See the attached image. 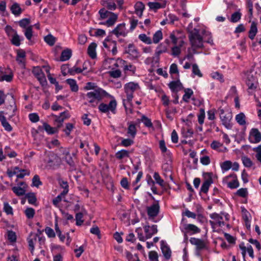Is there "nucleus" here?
Returning <instances> with one entry per match:
<instances>
[{
    "mask_svg": "<svg viewBox=\"0 0 261 261\" xmlns=\"http://www.w3.org/2000/svg\"><path fill=\"white\" fill-rule=\"evenodd\" d=\"M161 248L165 258L169 259L171 256V251L169 247L164 241L161 242Z\"/></svg>",
    "mask_w": 261,
    "mask_h": 261,
    "instance_id": "nucleus-18",
    "label": "nucleus"
},
{
    "mask_svg": "<svg viewBox=\"0 0 261 261\" xmlns=\"http://www.w3.org/2000/svg\"><path fill=\"white\" fill-rule=\"evenodd\" d=\"M13 77V74L11 71L9 74H6L3 71H0V82L6 81L10 82L12 81Z\"/></svg>",
    "mask_w": 261,
    "mask_h": 261,
    "instance_id": "nucleus-27",
    "label": "nucleus"
},
{
    "mask_svg": "<svg viewBox=\"0 0 261 261\" xmlns=\"http://www.w3.org/2000/svg\"><path fill=\"white\" fill-rule=\"evenodd\" d=\"M129 156V152L127 150L122 149L116 153V157L117 159L121 160L124 157H128Z\"/></svg>",
    "mask_w": 261,
    "mask_h": 261,
    "instance_id": "nucleus-42",
    "label": "nucleus"
},
{
    "mask_svg": "<svg viewBox=\"0 0 261 261\" xmlns=\"http://www.w3.org/2000/svg\"><path fill=\"white\" fill-rule=\"evenodd\" d=\"M27 240H28V242L29 249H30L31 253H33V251L34 250V249H35L34 242H36L34 240V233L33 232H31L29 234V236Z\"/></svg>",
    "mask_w": 261,
    "mask_h": 261,
    "instance_id": "nucleus-28",
    "label": "nucleus"
},
{
    "mask_svg": "<svg viewBox=\"0 0 261 261\" xmlns=\"http://www.w3.org/2000/svg\"><path fill=\"white\" fill-rule=\"evenodd\" d=\"M59 183L60 187L64 189L63 191L61 192L62 195H66L69 191V186L67 181H64L62 179H59Z\"/></svg>",
    "mask_w": 261,
    "mask_h": 261,
    "instance_id": "nucleus-33",
    "label": "nucleus"
},
{
    "mask_svg": "<svg viewBox=\"0 0 261 261\" xmlns=\"http://www.w3.org/2000/svg\"><path fill=\"white\" fill-rule=\"evenodd\" d=\"M167 51V45L166 44H164V43H160L157 46L155 49V57L153 58L154 59H155V62H159L160 55L163 53H166Z\"/></svg>",
    "mask_w": 261,
    "mask_h": 261,
    "instance_id": "nucleus-15",
    "label": "nucleus"
},
{
    "mask_svg": "<svg viewBox=\"0 0 261 261\" xmlns=\"http://www.w3.org/2000/svg\"><path fill=\"white\" fill-rule=\"evenodd\" d=\"M184 43V41L183 40H180L179 43V45H175L171 48V55L174 57L178 56L181 53V49L180 47L182 46L183 44Z\"/></svg>",
    "mask_w": 261,
    "mask_h": 261,
    "instance_id": "nucleus-25",
    "label": "nucleus"
},
{
    "mask_svg": "<svg viewBox=\"0 0 261 261\" xmlns=\"http://www.w3.org/2000/svg\"><path fill=\"white\" fill-rule=\"evenodd\" d=\"M13 192L17 196H22L25 194V190L20 187H14L12 188Z\"/></svg>",
    "mask_w": 261,
    "mask_h": 261,
    "instance_id": "nucleus-44",
    "label": "nucleus"
},
{
    "mask_svg": "<svg viewBox=\"0 0 261 261\" xmlns=\"http://www.w3.org/2000/svg\"><path fill=\"white\" fill-rule=\"evenodd\" d=\"M44 40L49 45L53 46L56 42V38L52 35L49 34L44 37Z\"/></svg>",
    "mask_w": 261,
    "mask_h": 261,
    "instance_id": "nucleus-41",
    "label": "nucleus"
},
{
    "mask_svg": "<svg viewBox=\"0 0 261 261\" xmlns=\"http://www.w3.org/2000/svg\"><path fill=\"white\" fill-rule=\"evenodd\" d=\"M232 166V163L230 161L224 162L221 165L222 169L224 171H227L230 169Z\"/></svg>",
    "mask_w": 261,
    "mask_h": 261,
    "instance_id": "nucleus-60",
    "label": "nucleus"
},
{
    "mask_svg": "<svg viewBox=\"0 0 261 261\" xmlns=\"http://www.w3.org/2000/svg\"><path fill=\"white\" fill-rule=\"evenodd\" d=\"M229 177H232L234 179L231 181L228 182L227 187L230 189H236L239 187V182L237 179V175L235 174H230Z\"/></svg>",
    "mask_w": 261,
    "mask_h": 261,
    "instance_id": "nucleus-23",
    "label": "nucleus"
},
{
    "mask_svg": "<svg viewBox=\"0 0 261 261\" xmlns=\"http://www.w3.org/2000/svg\"><path fill=\"white\" fill-rule=\"evenodd\" d=\"M4 211L7 215H13V208L8 202L4 204Z\"/></svg>",
    "mask_w": 261,
    "mask_h": 261,
    "instance_id": "nucleus-55",
    "label": "nucleus"
},
{
    "mask_svg": "<svg viewBox=\"0 0 261 261\" xmlns=\"http://www.w3.org/2000/svg\"><path fill=\"white\" fill-rule=\"evenodd\" d=\"M190 242L192 245L196 246L197 251H199L206 248V244L204 241L201 239L191 238Z\"/></svg>",
    "mask_w": 261,
    "mask_h": 261,
    "instance_id": "nucleus-13",
    "label": "nucleus"
},
{
    "mask_svg": "<svg viewBox=\"0 0 261 261\" xmlns=\"http://www.w3.org/2000/svg\"><path fill=\"white\" fill-rule=\"evenodd\" d=\"M55 230H56V231L57 232V235L58 236V237L60 238V240L62 242H64V241L65 239V236L62 234V232H61V230L60 229V228H59V227L58 226V224L57 222H56L55 223Z\"/></svg>",
    "mask_w": 261,
    "mask_h": 261,
    "instance_id": "nucleus-48",
    "label": "nucleus"
},
{
    "mask_svg": "<svg viewBox=\"0 0 261 261\" xmlns=\"http://www.w3.org/2000/svg\"><path fill=\"white\" fill-rule=\"evenodd\" d=\"M257 32V28L256 23L255 22H252L250 30L249 31V37L250 39L253 40Z\"/></svg>",
    "mask_w": 261,
    "mask_h": 261,
    "instance_id": "nucleus-26",
    "label": "nucleus"
},
{
    "mask_svg": "<svg viewBox=\"0 0 261 261\" xmlns=\"http://www.w3.org/2000/svg\"><path fill=\"white\" fill-rule=\"evenodd\" d=\"M185 93L182 96V100L186 102H188L189 99L193 94V91L190 88H187L185 89Z\"/></svg>",
    "mask_w": 261,
    "mask_h": 261,
    "instance_id": "nucleus-36",
    "label": "nucleus"
},
{
    "mask_svg": "<svg viewBox=\"0 0 261 261\" xmlns=\"http://www.w3.org/2000/svg\"><path fill=\"white\" fill-rule=\"evenodd\" d=\"M96 46V44L94 42H92L89 45L88 47V54L92 59H95L96 58V53L95 51Z\"/></svg>",
    "mask_w": 261,
    "mask_h": 261,
    "instance_id": "nucleus-22",
    "label": "nucleus"
},
{
    "mask_svg": "<svg viewBox=\"0 0 261 261\" xmlns=\"http://www.w3.org/2000/svg\"><path fill=\"white\" fill-rule=\"evenodd\" d=\"M188 32L193 54H197L196 49L203 47V38L199 34V30L198 29L195 28L193 30H190L189 28L188 29Z\"/></svg>",
    "mask_w": 261,
    "mask_h": 261,
    "instance_id": "nucleus-1",
    "label": "nucleus"
},
{
    "mask_svg": "<svg viewBox=\"0 0 261 261\" xmlns=\"http://www.w3.org/2000/svg\"><path fill=\"white\" fill-rule=\"evenodd\" d=\"M246 84L249 89L255 90L257 87V80L253 75H249L246 79Z\"/></svg>",
    "mask_w": 261,
    "mask_h": 261,
    "instance_id": "nucleus-16",
    "label": "nucleus"
},
{
    "mask_svg": "<svg viewBox=\"0 0 261 261\" xmlns=\"http://www.w3.org/2000/svg\"><path fill=\"white\" fill-rule=\"evenodd\" d=\"M108 93L106 91L100 88L95 89L92 92L87 93L86 96L88 99V102L90 103V106L95 107L98 102L100 101Z\"/></svg>",
    "mask_w": 261,
    "mask_h": 261,
    "instance_id": "nucleus-2",
    "label": "nucleus"
},
{
    "mask_svg": "<svg viewBox=\"0 0 261 261\" xmlns=\"http://www.w3.org/2000/svg\"><path fill=\"white\" fill-rule=\"evenodd\" d=\"M236 195L245 198L247 197L248 195V192L247 188H241L239 189L236 193Z\"/></svg>",
    "mask_w": 261,
    "mask_h": 261,
    "instance_id": "nucleus-53",
    "label": "nucleus"
},
{
    "mask_svg": "<svg viewBox=\"0 0 261 261\" xmlns=\"http://www.w3.org/2000/svg\"><path fill=\"white\" fill-rule=\"evenodd\" d=\"M160 209V206L158 201L153 203L150 206H147L146 211L148 217L149 218L154 219L159 215Z\"/></svg>",
    "mask_w": 261,
    "mask_h": 261,
    "instance_id": "nucleus-8",
    "label": "nucleus"
},
{
    "mask_svg": "<svg viewBox=\"0 0 261 261\" xmlns=\"http://www.w3.org/2000/svg\"><path fill=\"white\" fill-rule=\"evenodd\" d=\"M139 39L142 42L147 44H150L152 43L151 39L150 37L147 36L145 34H141L139 36Z\"/></svg>",
    "mask_w": 261,
    "mask_h": 261,
    "instance_id": "nucleus-46",
    "label": "nucleus"
},
{
    "mask_svg": "<svg viewBox=\"0 0 261 261\" xmlns=\"http://www.w3.org/2000/svg\"><path fill=\"white\" fill-rule=\"evenodd\" d=\"M112 16L109 17L108 19L103 22H99L100 25H105L108 27H110L114 25L118 19V15L115 13H112Z\"/></svg>",
    "mask_w": 261,
    "mask_h": 261,
    "instance_id": "nucleus-19",
    "label": "nucleus"
},
{
    "mask_svg": "<svg viewBox=\"0 0 261 261\" xmlns=\"http://www.w3.org/2000/svg\"><path fill=\"white\" fill-rule=\"evenodd\" d=\"M24 35L28 40H30L31 39L33 36V30L32 26L28 27L25 29Z\"/></svg>",
    "mask_w": 261,
    "mask_h": 261,
    "instance_id": "nucleus-61",
    "label": "nucleus"
},
{
    "mask_svg": "<svg viewBox=\"0 0 261 261\" xmlns=\"http://www.w3.org/2000/svg\"><path fill=\"white\" fill-rule=\"evenodd\" d=\"M111 33L115 35L117 37L120 36L123 37L126 36L127 32H126L125 23L123 22L118 24L111 32Z\"/></svg>",
    "mask_w": 261,
    "mask_h": 261,
    "instance_id": "nucleus-12",
    "label": "nucleus"
},
{
    "mask_svg": "<svg viewBox=\"0 0 261 261\" xmlns=\"http://www.w3.org/2000/svg\"><path fill=\"white\" fill-rule=\"evenodd\" d=\"M8 239L11 242H15L16 241V235L15 232L12 230L8 231Z\"/></svg>",
    "mask_w": 261,
    "mask_h": 261,
    "instance_id": "nucleus-57",
    "label": "nucleus"
},
{
    "mask_svg": "<svg viewBox=\"0 0 261 261\" xmlns=\"http://www.w3.org/2000/svg\"><path fill=\"white\" fill-rule=\"evenodd\" d=\"M168 86L173 92H177L184 88L182 83L179 80L170 82Z\"/></svg>",
    "mask_w": 261,
    "mask_h": 261,
    "instance_id": "nucleus-14",
    "label": "nucleus"
},
{
    "mask_svg": "<svg viewBox=\"0 0 261 261\" xmlns=\"http://www.w3.org/2000/svg\"><path fill=\"white\" fill-rule=\"evenodd\" d=\"M98 13L100 15L99 19L103 20L108 18L109 16H112V13H114L107 11L105 8H103L99 10Z\"/></svg>",
    "mask_w": 261,
    "mask_h": 261,
    "instance_id": "nucleus-30",
    "label": "nucleus"
},
{
    "mask_svg": "<svg viewBox=\"0 0 261 261\" xmlns=\"http://www.w3.org/2000/svg\"><path fill=\"white\" fill-rule=\"evenodd\" d=\"M32 73L40 82L41 84L43 85L44 83H46L45 75L42 69L39 66L34 67L32 70Z\"/></svg>",
    "mask_w": 261,
    "mask_h": 261,
    "instance_id": "nucleus-9",
    "label": "nucleus"
},
{
    "mask_svg": "<svg viewBox=\"0 0 261 261\" xmlns=\"http://www.w3.org/2000/svg\"><path fill=\"white\" fill-rule=\"evenodd\" d=\"M66 82L70 86L71 90L72 92H77L78 91L79 87L75 80L69 79L66 80Z\"/></svg>",
    "mask_w": 261,
    "mask_h": 261,
    "instance_id": "nucleus-31",
    "label": "nucleus"
},
{
    "mask_svg": "<svg viewBox=\"0 0 261 261\" xmlns=\"http://www.w3.org/2000/svg\"><path fill=\"white\" fill-rule=\"evenodd\" d=\"M125 53L129 55L128 58L130 59H137L139 56L138 50L133 43L128 44L125 49Z\"/></svg>",
    "mask_w": 261,
    "mask_h": 261,
    "instance_id": "nucleus-10",
    "label": "nucleus"
},
{
    "mask_svg": "<svg viewBox=\"0 0 261 261\" xmlns=\"http://www.w3.org/2000/svg\"><path fill=\"white\" fill-rule=\"evenodd\" d=\"M65 155V160L66 163L70 166H72L74 165V161L71 156L69 152H66L64 153Z\"/></svg>",
    "mask_w": 261,
    "mask_h": 261,
    "instance_id": "nucleus-62",
    "label": "nucleus"
},
{
    "mask_svg": "<svg viewBox=\"0 0 261 261\" xmlns=\"http://www.w3.org/2000/svg\"><path fill=\"white\" fill-rule=\"evenodd\" d=\"M10 10L12 14L15 16H19L22 12L19 5L17 3H14L11 7Z\"/></svg>",
    "mask_w": 261,
    "mask_h": 261,
    "instance_id": "nucleus-24",
    "label": "nucleus"
},
{
    "mask_svg": "<svg viewBox=\"0 0 261 261\" xmlns=\"http://www.w3.org/2000/svg\"><path fill=\"white\" fill-rule=\"evenodd\" d=\"M72 55V51L70 49L64 50L61 55L60 60L61 61H65L69 60Z\"/></svg>",
    "mask_w": 261,
    "mask_h": 261,
    "instance_id": "nucleus-29",
    "label": "nucleus"
},
{
    "mask_svg": "<svg viewBox=\"0 0 261 261\" xmlns=\"http://www.w3.org/2000/svg\"><path fill=\"white\" fill-rule=\"evenodd\" d=\"M250 136L254 137V140H250V142L253 143H259L261 141V133L257 128H252L250 132Z\"/></svg>",
    "mask_w": 261,
    "mask_h": 261,
    "instance_id": "nucleus-20",
    "label": "nucleus"
},
{
    "mask_svg": "<svg viewBox=\"0 0 261 261\" xmlns=\"http://www.w3.org/2000/svg\"><path fill=\"white\" fill-rule=\"evenodd\" d=\"M68 73L72 75H74L75 73H80L83 71V70L81 68L76 67L75 66L72 68L68 67Z\"/></svg>",
    "mask_w": 261,
    "mask_h": 261,
    "instance_id": "nucleus-47",
    "label": "nucleus"
},
{
    "mask_svg": "<svg viewBox=\"0 0 261 261\" xmlns=\"http://www.w3.org/2000/svg\"><path fill=\"white\" fill-rule=\"evenodd\" d=\"M109 75L111 77L118 78L121 76V71L119 69H116L108 72Z\"/></svg>",
    "mask_w": 261,
    "mask_h": 261,
    "instance_id": "nucleus-49",
    "label": "nucleus"
},
{
    "mask_svg": "<svg viewBox=\"0 0 261 261\" xmlns=\"http://www.w3.org/2000/svg\"><path fill=\"white\" fill-rule=\"evenodd\" d=\"M117 106L116 101L114 99L110 101L108 105L104 103H100L98 106L99 110L102 113H107L111 111L113 113H115V110Z\"/></svg>",
    "mask_w": 261,
    "mask_h": 261,
    "instance_id": "nucleus-7",
    "label": "nucleus"
},
{
    "mask_svg": "<svg viewBox=\"0 0 261 261\" xmlns=\"http://www.w3.org/2000/svg\"><path fill=\"white\" fill-rule=\"evenodd\" d=\"M42 183L40 180L39 175H35L32 179V186L38 187L39 186L42 185Z\"/></svg>",
    "mask_w": 261,
    "mask_h": 261,
    "instance_id": "nucleus-51",
    "label": "nucleus"
},
{
    "mask_svg": "<svg viewBox=\"0 0 261 261\" xmlns=\"http://www.w3.org/2000/svg\"><path fill=\"white\" fill-rule=\"evenodd\" d=\"M183 227L184 229L181 230L182 232L189 233L190 234L198 233L201 231L199 228L192 224H184Z\"/></svg>",
    "mask_w": 261,
    "mask_h": 261,
    "instance_id": "nucleus-11",
    "label": "nucleus"
},
{
    "mask_svg": "<svg viewBox=\"0 0 261 261\" xmlns=\"http://www.w3.org/2000/svg\"><path fill=\"white\" fill-rule=\"evenodd\" d=\"M149 258L150 261H159L158 254L155 251H151L149 252Z\"/></svg>",
    "mask_w": 261,
    "mask_h": 261,
    "instance_id": "nucleus-64",
    "label": "nucleus"
},
{
    "mask_svg": "<svg viewBox=\"0 0 261 261\" xmlns=\"http://www.w3.org/2000/svg\"><path fill=\"white\" fill-rule=\"evenodd\" d=\"M148 6L150 9L154 10L162 7L161 4L158 2H149Z\"/></svg>",
    "mask_w": 261,
    "mask_h": 261,
    "instance_id": "nucleus-58",
    "label": "nucleus"
},
{
    "mask_svg": "<svg viewBox=\"0 0 261 261\" xmlns=\"http://www.w3.org/2000/svg\"><path fill=\"white\" fill-rule=\"evenodd\" d=\"M47 160L46 161V167L49 169L55 170L60 167L62 160L57 154L50 152L47 155Z\"/></svg>",
    "mask_w": 261,
    "mask_h": 261,
    "instance_id": "nucleus-3",
    "label": "nucleus"
},
{
    "mask_svg": "<svg viewBox=\"0 0 261 261\" xmlns=\"http://www.w3.org/2000/svg\"><path fill=\"white\" fill-rule=\"evenodd\" d=\"M43 127L45 131L49 135H52L58 133L57 128L53 127L47 123H43Z\"/></svg>",
    "mask_w": 261,
    "mask_h": 261,
    "instance_id": "nucleus-34",
    "label": "nucleus"
},
{
    "mask_svg": "<svg viewBox=\"0 0 261 261\" xmlns=\"http://www.w3.org/2000/svg\"><path fill=\"white\" fill-rule=\"evenodd\" d=\"M135 13L139 17H141L143 15V11L145 9V5L142 2H137L134 6Z\"/></svg>",
    "mask_w": 261,
    "mask_h": 261,
    "instance_id": "nucleus-21",
    "label": "nucleus"
},
{
    "mask_svg": "<svg viewBox=\"0 0 261 261\" xmlns=\"http://www.w3.org/2000/svg\"><path fill=\"white\" fill-rule=\"evenodd\" d=\"M242 160L243 165L246 167H247V168L251 167L253 165L252 162L251 161L250 159L247 156H243L242 158Z\"/></svg>",
    "mask_w": 261,
    "mask_h": 261,
    "instance_id": "nucleus-50",
    "label": "nucleus"
},
{
    "mask_svg": "<svg viewBox=\"0 0 261 261\" xmlns=\"http://www.w3.org/2000/svg\"><path fill=\"white\" fill-rule=\"evenodd\" d=\"M140 88V86L137 83L130 82L125 84L124 89L126 94V100L130 105H132V101L134 97V92Z\"/></svg>",
    "mask_w": 261,
    "mask_h": 261,
    "instance_id": "nucleus-4",
    "label": "nucleus"
},
{
    "mask_svg": "<svg viewBox=\"0 0 261 261\" xmlns=\"http://www.w3.org/2000/svg\"><path fill=\"white\" fill-rule=\"evenodd\" d=\"M212 175V173L210 172L203 174L204 181L201 187L200 193L203 192L205 194L207 193L211 185L213 182Z\"/></svg>",
    "mask_w": 261,
    "mask_h": 261,
    "instance_id": "nucleus-6",
    "label": "nucleus"
},
{
    "mask_svg": "<svg viewBox=\"0 0 261 261\" xmlns=\"http://www.w3.org/2000/svg\"><path fill=\"white\" fill-rule=\"evenodd\" d=\"M153 178H154L156 182L162 188H166V184L164 182L163 179L161 178L158 172H154L153 174Z\"/></svg>",
    "mask_w": 261,
    "mask_h": 261,
    "instance_id": "nucleus-38",
    "label": "nucleus"
},
{
    "mask_svg": "<svg viewBox=\"0 0 261 261\" xmlns=\"http://www.w3.org/2000/svg\"><path fill=\"white\" fill-rule=\"evenodd\" d=\"M169 73L171 74H177L179 76V71L177 65L175 63H173L170 65Z\"/></svg>",
    "mask_w": 261,
    "mask_h": 261,
    "instance_id": "nucleus-59",
    "label": "nucleus"
},
{
    "mask_svg": "<svg viewBox=\"0 0 261 261\" xmlns=\"http://www.w3.org/2000/svg\"><path fill=\"white\" fill-rule=\"evenodd\" d=\"M4 111L0 112V121L5 130L7 132H10L12 130L13 128L9 124V123L7 121L6 118L4 115Z\"/></svg>",
    "mask_w": 261,
    "mask_h": 261,
    "instance_id": "nucleus-17",
    "label": "nucleus"
},
{
    "mask_svg": "<svg viewBox=\"0 0 261 261\" xmlns=\"http://www.w3.org/2000/svg\"><path fill=\"white\" fill-rule=\"evenodd\" d=\"M127 133L130 137L134 138L137 133L136 125L134 124L130 123Z\"/></svg>",
    "mask_w": 261,
    "mask_h": 261,
    "instance_id": "nucleus-37",
    "label": "nucleus"
},
{
    "mask_svg": "<svg viewBox=\"0 0 261 261\" xmlns=\"http://www.w3.org/2000/svg\"><path fill=\"white\" fill-rule=\"evenodd\" d=\"M83 217V214L82 213H78L76 214L75 215V220H76V224L78 226L81 225L83 223L84 220H82Z\"/></svg>",
    "mask_w": 261,
    "mask_h": 261,
    "instance_id": "nucleus-63",
    "label": "nucleus"
},
{
    "mask_svg": "<svg viewBox=\"0 0 261 261\" xmlns=\"http://www.w3.org/2000/svg\"><path fill=\"white\" fill-rule=\"evenodd\" d=\"M181 133L185 138H190L193 135V130L191 128H188L187 130L183 128Z\"/></svg>",
    "mask_w": 261,
    "mask_h": 261,
    "instance_id": "nucleus-56",
    "label": "nucleus"
},
{
    "mask_svg": "<svg viewBox=\"0 0 261 261\" xmlns=\"http://www.w3.org/2000/svg\"><path fill=\"white\" fill-rule=\"evenodd\" d=\"M141 121L144 123V125L147 127H152L153 125L151 119L147 117L145 115H142Z\"/></svg>",
    "mask_w": 261,
    "mask_h": 261,
    "instance_id": "nucleus-43",
    "label": "nucleus"
},
{
    "mask_svg": "<svg viewBox=\"0 0 261 261\" xmlns=\"http://www.w3.org/2000/svg\"><path fill=\"white\" fill-rule=\"evenodd\" d=\"M163 38V33L161 30L156 31L153 36L152 42L155 43H158Z\"/></svg>",
    "mask_w": 261,
    "mask_h": 261,
    "instance_id": "nucleus-35",
    "label": "nucleus"
},
{
    "mask_svg": "<svg viewBox=\"0 0 261 261\" xmlns=\"http://www.w3.org/2000/svg\"><path fill=\"white\" fill-rule=\"evenodd\" d=\"M220 112V118L221 120L222 124L227 129H231L232 125L230 124V120L232 119V114L230 112H227L225 114V111L223 109H219Z\"/></svg>",
    "mask_w": 261,
    "mask_h": 261,
    "instance_id": "nucleus-5",
    "label": "nucleus"
},
{
    "mask_svg": "<svg viewBox=\"0 0 261 261\" xmlns=\"http://www.w3.org/2000/svg\"><path fill=\"white\" fill-rule=\"evenodd\" d=\"M11 43L16 46H18L20 45V39L19 36L18 34H15L13 35L11 39Z\"/></svg>",
    "mask_w": 261,
    "mask_h": 261,
    "instance_id": "nucleus-54",
    "label": "nucleus"
},
{
    "mask_svg": "<svg viewBox=\"0 0 261 261\" xmlns=\"http://www.w3.org/2000/svg\"><path fill=\"white\" fill-rule=\"evenodd\" d=\"M242 16L241 13L240 12V10L237 12H235L234 13H232L231 18L230 19V21L231 22L235 23L237 22H238Z\"/></svg>",
    "mask_w": 261,
    "mask_h": 261,
    "instance_id": "nucleus-39",
    "label": "nucleus"
},
{
    "mask_svg": "<svg viewBox=\"0 0 261 261\" xmlns=\"http://www.w3.org/2000/svg\"><path fill=\"white\" fill-rule=\"evenodd\" d=\"M123 69L124 72H126V71H129L132 72L133 74H134L135 73L136 68L132 64L127 65L124 64L123 67Z\"/></svg>",
    "mask_w": 261,
    "mask_h": 261,
    "instance_id": "nucleus-52",
    "label": "nucleus"
},
{
    "mask_svg": "<svg viewBox=\"0 0 261 261\" xmlns=\"http://www.w3.org/2000/svg\"><path fill=\"white\" fill-rule=\"evenodd\" d=\"M35 211L33 208L28 207L24 211V214L28 219H32L35 215Z\"/></svg>",
    "mask_w": 261,
    "mask_h": 261,
    "instance_id": "nucleus-45",
    "label": "nucleus"
},
{
    "mask_svg": "<svg viewBox=\"0 0 261 261\" xmlns=\"http://www.w3.org/2000/svg\"><path fill=\"white\" fill-rule=\"evenodd\" d=\"M236 120L237 122L241 125L246 124L245 116L243 113H240L236 115Z\"/></svg>",
    "mask_w": 261,
    "mask_h": 261,
    "instance_id": "nucleus-40",
    "label": "nucleus"
},
{
    "mask_svg": "<svg viewBox=\"0 0 261 261\" xmlns=\"http://www.w3.org/2000/svg\"><path fill=\"white\" fill-rule=\"evenodd\" d=\"M25 197L28 199L30 204L36 205L37 198L34 193H28L25 194Z\"/></svg>",
    "mask_w": 261,
    "mask_h": 261,
    "instance_id": "nucleus-32",
    "label": "nucleus"
}]
</instances>
